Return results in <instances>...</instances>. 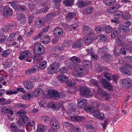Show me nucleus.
Returning a JSON list of instances; mask_svg holds the SVG:
<instances>
[{
    "instance_id": "28",
    "label": "nucleus",
    "mask_w": 132,
    "mask_h": 132,
    "mask_svg": "<svg viewBox=\"0 0 132 132\" xmlns=\"http://www.w3.org/2000/svg\"><path fill=\"white\" fill-rule=\"evenodd\" d=\"M125 38L124 36L122 35L116 38V42L118 44L121 46L125 44V43L123 41V39Z\"/></svg>"
},
{
    "instance_id": "3",
    "label": "nucleus",
    "mask_w": 132,
    "mask_h": 132,
    "mask_svg": "<svg viewBox=\"0 0 132 132\" xmlns=\"http://www.w3.org/2000/svg\"><path fill=\"white\" fill-rule=\"evenodd\" d=\"M83 30L87 35L84 37V39L86 45H88L91 43L94 40L97 38L92 37L93 35L92 32V29L87 26H84L82 27Z\"/></svg>"
},
{
    "instance_id": "24",
    "label": "nucleus",
    "mask_w": 132,
    "mask_h": 132,
    "mask_svg": "<svg viewBox=\"0 0 132 132\" xmlns=\"http://www.w3.org/2000/svg\"><path fill=\"white\" fill-rule=\"evenodd\" d=\"M16 15L17 19L20 21L21 23H24L26 22V20L25 15L22 13H17Z\"/></svg>"
},
{
    "instance_id": "12",
    "label": "nucleus",
    "mask_w": 132,
    "mask_h": 132,
    "mask_svg": "<svg viewBox=\"0 0 132 132\" xmlns=\"http://www.w3.org/2000/svg\"><path fill=\"white\" fill-rule=\"evenodd\" d=\"M120 72L125 74L130 73L132 70V65L128 64H126V67H120L119 69Z\"/></svg>"
},
{
    "instance_id": "63",
    "label": "nucleus",
    "mask_w": 132,
    "mask_h": 132,
    "mask_svg": "<svg viewBox=\"0 0 132 132\" xmlns=\"http://www.w3.org/2000/svg\"><path fill=\"white\" fill-rule=\"evenodd\" d=\"M75 14L73 12H69V13L67 16V18L68 20V19L70 20L72 18H73V16Z\"/></svg>"
},
{
    "instance_id": "31",
    "label": "nucleus",
    "mask_w": 132,
    "mask_h": 132,
    "mask_svg": "<svg viewBox=\"0 0 132 132\" xmlns=\"http://www.w3.org/2000/svg\"><path fill=\"white\" fill-rule=\"evenodd\" d=\"M43 90L41 88H38L36 89L33 93V95L36 96L42 94L43 92Z\"/></svg>"
},
{
    "instance_id": "44",
    "label": "nucleus",
    "mask_w": 132,
    "mask_h": 132,
    "mask_svg": "<svg viewBox=\"0 0 132 132\" xmlns=\"http://www.w3.org/2000/svg\"><path fill=\"white\" fill-rule=\"evenodd\" d=\"M11 130L13 132H20L21 130L15 126L12 125L11 127Z\"/></svg>"
},
{
    "instance_id": "51",
    "label": "nucleus",
    "mask_w": 132,
    "mask_h": 132,
    "mask_svg": "<svg viewBox=\"0 0 132 132\" xmlns=\"http://www.w3.org/2000/svg\"><path fill=\"white\" fill-rule=\"evenodd\" d=\"M85 109L87 113H91L93 112L94 110L93 109L91 106H85Z\"/></svg>"
},
{
    "instance_id": "20",
    "label": "nucleus",
    "mask_w": 132,
    "mask_h": 132,
    "mask_svg": "<svg viewBox=\"0 0 132 132\" xmlns=\"http://www.w3.org/2000/svg\"><path fill=\"white\" fill-rule=\"evenodd\" d=\"M12 12V10L7 5L5 7L4 10L3 15L4 16L7 15H11Z\"/></svg>"
},
{
    "instance_id": "41",
    "label": "nucleus",
    "mask_w": 132,
    "mask_h": 132,
    "mask_svg": "<svg viewBox=\"0 0 132 132\" xmlns=\"http://www.w3.org/2000/svg\"><path fill=\"white\" fill-rule=\"evenodd\" d=\"M70 60L75 63L79 62L80 61V58L75 56L72 57L70 58Z\"/></svg>"
},
{
    "instance_id": "16",
    "label": "nucleus",
    "mask_w": 132,
    "mask_h": 132,
    "mask_svg": "<svg viewBox=\"0 0 132 132\" xmlns=\"http://www.w3.org/2000/svg\"><path fill=\"white\" fill-rule=\"evenodd\" d=\"M105 77L108 80L110 81L113 79V80L116 83L119 77L117 75H113L111 77V74L110 73H106L104 74Z\"/></svg>"
},
{
    "instance_id": "45",
    "label": "nucleus",
    "mask_w": 132,
    "mask_h": 132,
    "mask_svg": "<svg viewBox=\"0 0 132 132\" xmlns=\"http://www.w3.org/2000/svg\"><path fill=\"white\" fill-rule=\"evenodd\" d=\"M11 49H9L3 51L2 55L3 57H6L9 54L12 52Z\"/></svg>"
},
{
    "instance_id": "2",
    "label": "nucleus",
    "mask_w": 132,
    "mask_h": 132,
    "mask_svg": "<svg viewBox=\"0 0 132 132\" xmlns=\"http://www.w3.org/2000/svg\"><path fill=\"white\" fill-rule=\"evenodd\" d=\"M35 49H38L37 50H35L34 52V54L36 55L34 57L33 62L36 63L37 61V63H38V62H40V60L37 58L36 55H42L44 53L45 51L44 47L39 43H35Z\"/></svg>"
},
{
    "instance_id": "32",
    "label": "nucleus",
    "mask_w": 132,
    "mask_h": 132,
    "mask_svg": "<svg viewBox=\"0 0 132 132\" xmlns=\"http://www.w3.org/2000/svg\"><path fill=\"white\" fill-rule=\"evenodd\" d=\"M46 127L42 124H39L37 126V132H44L45 130Z\"/></svg>"
},
{
    "instance_id": "13",
    "label": "nucleus",
    "mask_w": 132,
    "mask_h": 132,
    "mask_svg": "<svg viewBox=\"0 0 132 132\" xmlns=\"http://www.w3.org/2000/svg\"><path fill=\"white\" fill-rule=\"evenodd\" d=\"M50 123L51 126L52 127H54V128L55 129H59L60 128V123L55 118H52L50 121Z\"/></svg>"
},
{
    "instance_id": "56",
    "label": "nucleus",
    "mask_w": 132,
    "mask_h": 132,
    "mask_svg": "<svg viewBox=\"0 0 132 132\" xmlns=\"http://www.w3.org/2000/svg\"><path fill=\"white\" fill-rule=\"evenodd\" d=\"M6 99L4 98H0V103L1 102H3V103L2 105H5L9 104L10 102L9 101H5Z\"/></svg>"
},
{
    "instance_id": "50",
    "label": "nucleus",
    "mask_w": 132,
    "mask_h": 132,
    "mask_svg": "<svg viewBox=\"0 0 132 132\" xmlns=\"http://www.w3.org/2000/svg\"><path fill=\"white\" fill-rule=\"evenodd\" d=\"M108 49L105 47H103L100 48L98 50L99 53L101 54L106 52L108 51Z\"/></svg>"
},
{
    "instance_id": "38",
    "label": "nucleus",
    "mask_w": 132,
    "mask_h": 132,
    "mask_svg": "<svg viewBox=\"0 0 132 132\" xmlns=\"http://www.w3.org/2000/svg\"><path fill=\"white\" fill-rule=\"evenodd\" d=\"M76 5L78 7L82 8L85 6L84 2L82 0L78 1L76 4Z\"/></svg>"
},
{
    "instance_id": "10",
    "label": "nucleus",
    "mask_w": 132,
    "mask_h": 132,
    "mask_svg": "<svg viewBox=\"0 0 132 132\" xmlns=\"http://www.w3.org/2000/svg\"><path fill=\"white\" fill-rule=\"evenodd\" d=\"M59 64L57 62L53 63L48 68L47 72L49 74H54L59 68Z\"/></svg>"
},
{
    "instance_id": "1",
    "label": "nucleus",
    "mask_w": 132,
    "mask_h": 132,
    "mask_svg": "<svg viewBox=\"0 0 132 132\" xmlns=\"http://www.w3.org/2000/svg\"><path fill=\"white\" fill-rule=\"evenodd\" d=\"M90 82L96 86L98 88L97 90L98 94L95 95V97L97 99L101 100H108L110 97V95L107 93L105 91L101 89V86L100 85L99 83L95 80L92 79L90 80Z\"/></svg>"
},
{
    "instance_id": "26",
    "label": "nucleus",
    "mask_w": 132,
    "mask_h": 132,
    "mask_svg": "<svg viewBox=\"0 0 132 132\" xmlns=\"http://www.w3.org/2000/svg\"><path fill=\"white\" fill-rule=\"evenodd\" d=\"M70 116V117L71 120L72 121H73L80 122L84 120H85V118L83 117H81L80 116Z\"/></svg>"
},
{
    "instance_id": "40",
    "label": "nucleus",
    "mask_w": 132,
    "mask_h": 132,
    "mask_svg": "<svg viewBox=\"0 0 132 132\" xmlns=\"http://www.w3.org/2000/svg\"><path fill=\"white\" fill-rule=\"evenodd\" d=\"M37 69L35 68V67L31 68V69L27 70L26 71V74L27 75L29 74H31L34 72Z\"/></svg>"
},
{
    "instance_id": "46",
    "label": "nucleus",
    "mask_w": 132,
    "mask_h": 132,
    "mask_svg": "<svg viewBox=\"0 0 132 132\" xmlns=\"http://www.w3.org/2000/svg\"><path fill=\"white\" fill-rule=\"evenodd\" d=\"M10 3L11 5L12 6V7L15 10H16L18 9L19 7H18V3L16 2H10Z\"/></svg>"
},
{
    "instance_id": "47",
    "label": "nucleus",
    "mask_w": 132,
    "mask_h": 132,
    "mask_svg": "<svg viewBox=\"0 0 132 132\" xmlns=\"http://www.w3.org/2000/svg\"><path fill=\"white\" fill-rule=\"evenodd\" d=\"M70 132H81V130L80 128L74 127L69 129Z\"/></svg>"
},
{
    "instance_id": "7",
    "label": "nucleus",
    "mask_w": 132,
    "mask_h": 132,
    "mask_svg": "<svg viewBox=\"0 0 132 132\" xmlns=\"http://www.w3.org/2000/svg\"><path fill=\"white\" fill-rule=\"evenodd\" d=\"M47 95L49 98H52L54 100L58 98H62L65 95L62 93L60 94L57 91L53 90H50L48 91Z\"/></svg>"
},
{
    "instance_id": "49",
    "label": "nucleus",
    "mask_w": 132,
    "mask_h": 132,
    "mask_svg": "<svg viewBox=\"0 0 132 132\" xmlns=\"http://www.w3.org/2000/svg\"><path fill=\"white\" fill-rule=\"evenodd\" d=\"M123 13L122 12L118 11L116 12L115 14V16L118 19L121 16H122Z\"/></svg>"
},
{
    "instance_id": "58",
    "label": "nucleus",
    "mask_w": 132,
    "mask_h": 132,
    "mask_svg": "<svg viewBox=\"0 0 132 132\" xmlns=\"http://www.w3.org/2000/svg\"><path fill=\"white\" fill-rule=\"evenodd\" d=\"M16 35V34L14 33L11 34L9 35L8 40L12 41L14 40L15 38Z\"/></svg>"
},
{
    "instance_id": "37",
    "label": "nucleus",
    "mask_w": 132,
    "mask_h": 132,
    "mask_svg": "<svg viewBox=\"0 0 132 132\" xmlns=\"http://www.w3.org/2000/svg\"><path fill=\"white\" fill-rule=\"evenodd\" d=\"M131 24V22L129 21H127L125 23V26L127 27L126 30L125 31V32L126 33H128L130 31V29L128 28Z\"/></svg>"
},
{
    "instance_id": "29",
    "label": "nucleus",
    "mask_w": 132,
    "mask_h": 132,
    "mask_svg": "<svg viewBox=\"0 0 132 132\" xmlns=\"http://www.w3.org/2000/svg\"><path fill=\"white\" fill-rule=\"evenodd\" d=\"M50 37L48 36H45L40 39V41L44 44H47L50 42Z\"/></svg>"
},
{
    "instance_id": "14",
    "label": "nucleus",
    "mask_w": 132,
    "mask_h": 132,
    "mask_svg": "<svg viewBox=\"0 0 132 132\" xmlns=\"http://www.w3.org/2000/svg\"><path fill=\"white\" fill-rule=\"evenodd\" d=\"M101 81L103 87L110 91L112 90L113 89L112 86L107 80L104 79H102Z\"/></svg>"
},
{
    "instance_id": "33",
    "label": "nucleus",
    "mask_w": 132,
    "mask_h": 132,
    "mask_svg": "<svg viewBox=\"0 0 132 132\" xmlns=\"http://www.w3.org/2000/svg\"><path fill=\"white\" fill-rule=\"evenodd\" d=\"M122 18L124 20H128L131 18V15L127 11H125L122 16Z\"/></svg>"
},
{
    "instance_id": "54",
    "label": "nucleus",
    "mask_w": 132,
    "mask_h": 132,
    "mask_svg": "<svg viewBox=\"0 0 132 132\" xmlns=\"http://www.w3.org/2000/svg\"><path fill=\"white\" fill-rule=\"evenodd\" d=\"M56 14L54 13H49L46 16L47 19L48 21L51 20V19L56 16Z\"/></svg>"
},
{
    "instance_id": "25",
    "label": "nucleus",
    "mask_w": 132,
    "mask_h": 132,
    "mask_svg": "<svg viewBox=\"0 0 132 132\" xmlns=\"http://www.w3.org/2000/svg\"><path fill=\"white\" fill-rule=\"evenodd\" d=\"M46 21V20L44 19L43 21L38 20L36 21L35 25L36 27L38 28H41L43 27L45 24V22Z\"/></svg>"
},
{
    "instance_id": "23",
    "label": "nucleus",
    "mask_w": 132,
    "mask_h": 132,
    "mask_svg": "<svg viewBox=\"0 0 132 132\" xmlns=\"http://www.w3.org/2000/svg\"><path fill=\"white\" fill-rule=\"evenodd\" d=\"M50 0H44L43 3L42 4V6H46V7L43 10V12H46L48 10L50 6Z\"/></svg>"
},
{
    "instance_id": "9",
    "label": "nucleus",
    "mask_w": 132,
    "mask_h": 132,
    "mask_svg": "<svg viewBox=\"0 0 132 132\" xmlns=\"http://www.w3.org/2000/svg\"><path fill=\"white\" fill-rule=\"evenodd\" d=\"M31 56V53L28 51H22L20 54L19 58L20 60H22L24 59L27 62H30L31 60L27 59Z\"/></svg>"
},
{
    "instance_id": "64",
    "label": "nucleus",
    "mask_w": 132,
    "mask_h": 132,
    "mask_svg": "<svg viewBox=\"0 0 132 132\" xmlns=\"http://www.w3.org/2000/svg\"><path fill=\"white\" fill-rule=\"evenodd\" d=\"M71 126H73L72 125L69 123L68 122H65L63 124V127L64 128L65 127L67 128L68 127Z\"/></svg>"
},
{
    "instance_id": "57",
    "label": "nucleus",
    "mask_w": 132,
    "mask_h": 132,
    "mask_svg": "<svg viewBox=\"0 0 132 132\" xmlns=\"http://www.w3.org/2000/svg\"><path fill=\"white\" fill-rule=\"evenodd\" d=\"M19 8L16 10L18 11H24L26 9V7L24 6L18 5Z\"/></svg>"
},
{
    "instance_id": "30",
    "label": "nucleus",
    "mask_w": 132,
    "mask_h": 132,
    "mask_svg": "<svg viewBox=\"0 0 132 132\" xmlns=\"http://www.w3.org/2000/svg\"><path fill=\"white\" fill-rule=\"evenodd\" d=\"M1 111L3 114L8 113L11 115L13 114V112L10 109L7 108L6 107L3 108L1 110Z\"/></svg>"
},
{
    "instance_id": "21",
    "label": "nucleus",
    "mask_w": 132,
    "mask_h": 132,
    "mask_svg": "<svg viewBox=\"0 0 132 132\" xmlns=\"http://www.w3.org/2000/svg\"><path fill=\"white\" fill-rule=\"evenodd\" d=\"M87 104V100L84 98H82L78 101V105L80 108H84L85 107Z\"/></svg>"
},
{
    "instance_id": "15",
    "label": "nucleus",
    "mask_w": 132,
    "mask_h": 132,
    "mask_svg": "<svg viewBox=\"0 0 132 132\" xmlns=\"http://www.w3.org/2000/svg\"><path fill=\"white\" fill-rule=\"evenodd\" d=\"M93 114L95 117L98 119L103 120L104 118V114L102 112L100 113L99 110H94Z\"/></svg>"
},
{
    "instance_id": "19",
    "label": "nucleus",
    "mask_w": 132,
    "mask_h": 132,
    "mask_svg": "<svg viewBox=\"0 0 132 132\" xmlns=\"http://www.w3.org/2000/svg\"><path fill=\"white\" fill-rule=\"evenodd\" d=\"M122 83L127 88H129L132 85V81L129 78L122 79Z\"/></svg>"
},
{
    "instance_id": "27",
    "label": "nucleus",
    "mask_w": 132,
    "mask_h": 132,
    "mask_svg": "<svg viewBox=\"0 0 132 132\" xmlns=\"http://www.w3.org/2000/svg\"><path fill=\"white\" fill-rule=\"evenodd\" d=\"M82 40L81 39H78L72 45V47L74 48H77L80 47L82 45Z\"/></svg>"
},
{
    "instance_id": "61",
    "label": "nucleus",
    "mask_w": 132,
    "mask_h": 132,
    "mask_svg": "<svg viewBox=\"0 0 132 132\" xmlns=\"http://www.w3.org/2000/svg\"><path fill=\"white\" fill-rule=\"evenodd\" d=\"M110 105L109 104H103L102 106L106 110H109L110 108Z\"/></svg>"
},
{
    "instance_id": "35",
    "label": "nucleus",
    "mask_w": 132,
    "mask_h": 132,
    "mask_svg": "<svg viewBox=\"0 0 132 132\" xmlns=\"http://www.w3.org/2000/svg\"><path fill=\"white\" fill-rule=\"evenodd\" d=\"M26 125L27 126L30 127L31 128L33 127L34 129H35V122L34 120L28 122Z\"/></svg>"
},
{
    "instance_id": "6",
    "label": "nucleus",
    "mask_w": 132,
    "mask_h": 132,
    "mask_svg": "<svg viewBox=\"0 0 132 132\" xmlns=\"http://www.w3.org/2000/svg\"><path fill=\"white\" fill-rule=\"evenodd\" d=\"M57 78L61 83H65L68 86L72 87L75 85L71 81H69L68 77L63 75H59Z\"/></svg>"
},
{
    "instance_id": "53",
    "label": "nucleus",
    "mask_w": 132,
    "mask_h": 132,
    "mask_svg": "<svg viewBox=\"0 0 132 132\" xmlns=\"http://www.w3.org/2000/svg\"><path fill=\"white\" fill-rule=\"evenodd\" d=\"M16 107L21 108L22 109H25L26 108V105L22 103H17L15 105Z\"/></svg>"
},
{
    "instance_id": "60",
    "label": "nucleus",
    "mask_w": 132,
    "mask_h": 132,
    "mask_svg": "<svg viewBox=\"0 0 132 132\" xmlns=\"http://www.w3.org/2000/svg\"><path fill=\"white\" fill-rule=\"evenodd\" d=\"M104 3L106 4L107 5L109 6L112 4H113L115 3L116 1L115 0H113L112 2L110 1L109 2L105 0L104 1Z\"/></svg>"
},
{
    "instance_id": "55",
    "label": "nucleus",
    "mask_w": 132,
    "mask_h": 132,
    "mask_svg": "<svg viewBox=\"0 0 132 132\" xmlns=\"http://www.w3.org/2000/svg\"><path fill=\"white\" fill-rule=\"evenodd\" d=\"M28 30H26V29L25 30V32H24V34L26 35H27L28 36H30L31 35V34L33 33L34 31V30L32 29H29V30L28 32H27Z\"/></svg>"
},
{
    "instance_id": "34",
    "label": "nucleus",
    "mask_w": 132,
    "mask_h": 132,
    "mask_svg": "<svg viewBox=\"0 0 132 132\" xmlns=\"http://www.w3.org/2000/svg\"><path fill=\"white\" fill-rule=\"evenodd\" d=\"M74 2V0H64L63 3L66 6H71L73 5Z\"/></svg>"
},
{
    "instance_id": "17",
    "label": "nucleus",
    "mask_w": 132,
    "mask_h": 132,
    "mask_svg": "<svg viewBox=\"0 0 132 132\" xmlns=\"http://www.w3.org/2000/svg\"><path fill=\"white\" fill-rule=\"evenodd\" d=\"M29 120V118L26 116H22L18 120L17 123L18 126H20L24 124L26 121Z\"/></svg>"
},
{
    "instance_id": "18",
    "label": "nucleus",
    "mask_w": 132,
    "mask_h": 132,
    "mask_svg": "<svg viewBox=\"0 0 132 132\" xmlns=\"http://www.w3.org/2000/svg\"><path fill=\"white\" fill-rule=\"evenodd\" d=\"M53 32L56 37H59L63 34V31L61 28L59 27L55 28L53 31Z\"/></svg>"
},
{
    "instance_id": "62",
    "label": "nucleus",
    "mask_w": 132,
    "mask_h": 132,
    "mask_svg": "<svg viewBox=\"0 0 132 132\" xmlns=\"http://www.w3.org/2000/svg\"><path fill=\"white\" fill-rule=\"evenodd\" d=\"M112 30V28L111 26H108L106 27L105 31L107 33H110Z\"/></svg>"
},
{
    "instance_id": "8",
    "label": "nucleus",
    "mask_w": 132,
    "mask_h": 132,
    "mask_svg": "<svg viewBox=\"0 0 132 132\" xmlns=\"http://www.w3.org/2000/svg\"><path fill=\"white\" fill-rule=\"evenodd\" d=\"M128 50L130 51H132V46L129 45L126 46V47H122L121 48V50L118 48H114V53L115 55L117 56L120 55V51L122 52V54L125 55L126 54V50Z\"/></svg>"
},
{
    "instance_id": "4",
    "label": "nucleus",
    "mask_w": 132,
    "mask_h": 132,
    "mask_svg": "<svg viewBox=\"0 0 132 132\" xmlns=\"http://www.w3.org/2000/svg\"><path fill=\"white\" fill-rule=\"evenodd\" d=\"M75 71L72 75L77 77L82 76L84 74H86L88 71V69L85 67L80 64H77L74 67Z\"/></svg>"
},
{
    "instance_id": "39",
    "label": "nucleus",
    "mask_w": 132,
    "mask_h": 132,
    "mask_svg": "<svg viewBox=\"0 0 132 132\" xmlns=\"http://www.w3.org/2000/svg\"><path fill=\"white\" fill-rule=\"evenodd\" d=\"M13 27V25H12V26H8L2 29V31L5 32H6L7 31H10V30H12V28Z\"/></svg>"
},
{
    "instance_id": "43",
    "label": "nucleus",
    "mask_w": 132,
    "mask_h": 132,
    "mask_svg": "<svg viewBox=\"0 0 132 132\" xmlns=\"http://www.w3.org/2000/svg\"><path fill=\"white\" fill-rule=\"evenodd\" d=\"M11 130L13 132H20L21 130L15 126L12 125L11 127Z\"/></svg>"
},
{
    "instance_id": "52",
    "label": "nucleus",
    "mask_w": 132,
    "mask_h": 132,
    "mask_svg": "<svg viewBox=\"0 0 132 132\" xmlns=\"http://www.w3.org/2000/svg\"><path fill=\"white\" fill-rule=\"evenodd\" d=\"M93 11V9L92 7L90 6L87 7L86 8L85 11L87 14L92 13Z\"/></svg>"
},
{
    "instance_id": "22",
    "label": "nucleus",
    "mask_w": 132,
    "mask_h": 132,
    "mask_svg": "<svg viewBox=\"0 0 132 132\" xmlns=\"http://www.w3.org/2000/svg\"><path fill=\"white\" fill-rule=\"evenodd\" d=\"M25 88L28 89H32L34 87L33 83L31 81H25L23 82Z\"/></svg>"
},
{
    "instance_id": "5",
    "label": "nucleus",
    "mask_w": 132,
    "mask_h": 132,
    "mask_svg": "<svg viewBox=\"0 0 132 132\" xmlns=\"http://www.w3.org/2000/svg\"><path fill=\"white\" fill-rule=\"evenodd\" d=\"M39 105L40 107L43 108H45L48 106V108H52L54 110H58L60 108V104H59L51 102H50L47 103L44 100L40 102Z\"/></svg>"
},
{
    "instance_id": "42",
    "label": "nucleus",
    "mask_w": 132,
    "mask_h": 132,
    "mask_svg": "<svg viewBox=\"0 0 132 132\" xmlns=\"http://www.w3.org/2000/svg\"><path fill=\"white\" fill-rule=\"evenodd\" d=\"M11 130L13 132H20L21 130L15 126L12 125L11 127Z\"/></svg>"
},
{
    "instance_id": "48",
    "label": "nucleus",
    "mask_w": 132,
    "mask_h": 132,
    "mask_svg": "<svg viewBox=\"0 0 132 132\" xmlns=\"http://www.w3.org/2000/svg\"><path fill=\"white\" fill-rule=\"evenodd\" d=\"M54 2L55 4L54 6L57 9H58L60 7L59 3H60L61 2V0H54Z\"/></svg>"
},
{
    "instance_id": "36",
    "label": "nucleus",
    "mask_w": 132,
    "mask_h": 132,
    "mask_svg": "<svg viewBox=\"0 0 132 132\" xmlns=\"http://www.w3.org/2000/svg\"><path fill=\"white\" fill-rule=\"evenodd\" d=\"M47 66V62L46 61H44L41 62L39 65L40 69H43L45 68Z\"/></svg>"
},
{
    "instance_id": "11",
    "label": "nucleus",
    "mask_w": 132,
    "mask_h": 132,
    "mask_svg": "<svg viewBox=\"0 0 132 132\" xmlns=\"http://www.w3.org/2000/svg\"><path fill=\"white\" fill-rule=\"evenodd\" d=\"M80 89V91L81 94L83 95L84 97H87L88 96L90 92L89 88H85L84 87H80L79 86L76 90V92L74 93L75 94L77 90Z\"/></svg>"
},
{
    "instance_id": "59",
    "label": "nucleus",
    "mask_w": 132,
    "mask_h": 132,
    "mask_svg": "<svg viewBox=\"0 0 132 132\" xmlns=\"http://www.w3.org/2000/svg\"><path fill=\"white\" fill-rule=\"evenodd\" d=\"M26 112L24 110H21L18 111L16 114H19L20 116L22 117V116H25L24 114H26Z\"/></svg>"
}]
</instances>
